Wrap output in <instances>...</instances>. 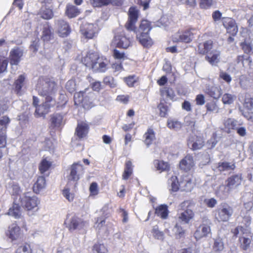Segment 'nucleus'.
Wrapping results in <instances>:
<instances>
[{"instance_id":"nucleus-1","label":"nucleus","mask_w":253,"mask_h":253,"mask_svg":"<svg viewBox=\"0 0 253 253\" xmlns=\"http://www.w3.org/2000/svg\"><path fill=\"white\" fill-rule=\"evenodd\" d=\"M138 11L133 7L129 9L128 20L125 25L126 29L129 31L134 32L136 34V38L140 43L145 47L150 46L152 41L149 36V32L151 30L150 24L147 20H142L138 29L134 26L137 21Z\"/></svg>"},{"instance_id":"nucleus-2","label":"nucleus","mask_w":253,"mask_h":253,"mask_svg":"<svg viewBox=\"0 0 253 253\" xmlns=\"http://www.w3.org/2000/svg\"><path fill=\"white\" fill-rule=\"evenodd\" d=\"M83 63L94 71L104 72L107 69L108 61L106 58L100 57L95 53H88L82 59Z\"/></svg>"},{"instance_id":"nucleus-3","label":"nucleus","mask_w":253,"mask_h":253,"mask_svg":"<svg viewBox=\"0 0 253 253\" xmlns=\"http://www.w3.org/2000/svg\"><path fill=\"white\" fill-rule=\"evenodd\" d=\"M36 89L41 96L52 97L51 95L57 90V85L55 82L48 79L41 77L38 81Z\"/></svg>"},{"instance_id":"nucleus-4","label":"nucleus","mask_w":253,"mask_h":253,"mask_svg":"<svg viewBox=\"0 0 253 253\" xmlns=\"http://www.w3.org/2000/svg\"><path fill=\"white\" fill-rule=\"evenodd\" d=\"M215 219L219 222L228 221L233 213V209L226 203L221 204L214 211Z\"/></svg>"},{"instance_id":"nucleus-5","label":"nucleus","mask_w":253,"mask_h":253,"mask_svg":"<svg viewBox=\"0 0 253 253\" xmlns=\"http://www.w3.org/2000/svg\"><path fill=\"white\" fill-rule=\"evenodd\" d=\"M192 203L188 201H184L179 206V210L183 211L180 212L178 215V218L185 223H188L194 216V213L192 210Z\"/></svg>"},{"instance_id":"nucleus-6","label":"nucleus","mask_w":253,"mask_h":253,"mask_svg":"<svg viewBox=\"0 0 253 253\" xmlns=\"http://www.w3.org/2000/svg\"><path fill=\"white\" fill-rule=\"evenodd\" d=\"M84 167L80 163H74L70 167L67 177L68 181H77L84 173Z\"/></svg>"},{"instance_id":"nucleus-7","label":"nucleus","mask_w":253,"mask_h":253,"mask_svg":"<svg viewBox=\"0 0 253 253\" xmlns=\"http://www.w3.org/2000/svg\"><path fill=\"white\" fill-rule=\"evenodd\" d=\"M93 93L91 92L88 95H86L84 92H80L75 94L74 98L75 99V103L77 102H81L83 107L85 109H89L93 106Z\"/></svg>"},{"instance_id":"nucleus-8","label":"nucleus","mask_w":253,"mask_h":253,"mask_svg":"<svg viewBox=\"0 0 253 253\" xmlns=\"http://www.w3.org/2000/svg\"><path fill=\"white\" fill-rule=\"evenodd\" d=\"M194 29L186 30L184 31H178L172 37L173 42H183L189 43L192 41L194 38Z\"/></svg>"},{"instance_id":"nucleus-9","label":"nucleus","mask_w":253,"mask_h":253,"mask_svg":"<svg viewBox=\"0 0 253 253\" xmlns=\"http://www.w3.org/2000/svg\"><path fill=\"white\" fill-rule=\"evenodd\" d=\"M131 43L130 38L126 36L124 32L116 34L112 41V43L119 48H127Z\"/></svg>"},{"instance_id":"nucleus-10","label":"nucleus","mask_w":253,"mask_h":253,"mask_svg":"<svg viewBox=\"0 0 253 253\" xmlns=\"http://www.w3.org/2000/svg\"><path fill=\"white\" fill-rule=\"evenodd\" d=\"M98 27L96 24L85 23L81 26L82 34L87 39H92L97 35Z\"/></svg>"},{"instance_id":"nucleus-11","label":"nucleus","mask_w":253,"mask_h":253,"mask_svg":"<svg viewBox=\"0 0 253 253\" xmlns=\"http://www.w3.org/2000/svg\"><path fill=\"white\" fill-rule=\"evenodd\" d=\"M21 202L27 210H32L38 206L40 201L36 196L27 193L21 198Z\"/></svg>"},{"instance_id":"nucleus-12","label":"nucleus","mask_w":253,"mask_h":253,"mask_svg":"<svg viewBox=\"0 0 253 253\" xmlns=\"http://www.w3.org/2000/svg\"><path fill=\"white\" fill-rule=\"evenodd\" d=\"M54 101L52 97L46 98V101L42 104L37 107L35 115L37 117H43L49 112L50 108L53 105Z\"/></svg>"},{"instance_id":"nucleus-13","label":"nucleus","mask_w":253,"mask_h":253,"mask_svg":"<svg viewBox=\"0 0 253 253\" xmlns=\"http://www.w3.org/2000/svg\"><path fill=\"white\" fill-rule=\"evenodd\" d=\"M66 223L69 230L80 229L87 225L88 223L76 216L66 220Z\"/></svg>"},{"instance_id":"nucleus-14","label":"nucleus","mask_w":253,"mask_h":253,"mask_svg":"<svg viewBox=\"0 0 253 253\" xmlns=\"http://www.w3.org/2000/svg\"><path fill=\"white\" fill-rule=\"evenodd\" d=\"M6 234L9 239L14 241L21 237V232L20 227L16 223H12L9 226Z\"/></svg>"},{"instance_id":"nucleus-15","label":"nucleus","mask_w":253,"mask_h":253,"mask_svg":"<svg viewBox=\"0 0 253 253\" xmlns=\"http://www.w3.org/2000/svg\"><path fill=\"white\" fill-rule=\"evenodd\" d=\"M204 91L210 96L215 99H218L221 95V89L219 86L209 84L206 85Z\"/></svg>"},{"instance_id":"nucleus-16","label":"nucleus","mask_w":253,"mask_h":253,"mask_svg":"<svg viewBox=\"0 0 253 253\" xmlns=\"http://www.w3.org/2000/svg\"><path fill=\"white\" fill-rule=\"evenodd\" d=\"M224 27L228 33L235 36L238 32V28L235 20L231 18H224L223 21Z\"/></svg>"},{"instance_id":"nucleus-17","label":"nucleus","mask_w":253,"mask_h":253,"mask_svg":"<svg viewBox=\"0 0 253 253\" xmlns=\"http://www.w3.org/2000/svg\"><path fill=\"white\" fill-rule=\"evenodd\" d=\"M242 176L240 174H236L228 177L225 181L230 190L232 191L237 189L242 182Z\"/></svg>"},{"instance_id":"nucleus-18","label":"nucleus","mask_w":253,"mask_h":253,"mask_svg":"<svg viewBox=\"0 0 253 253\" xmlns=\"http://www.w3.org/2000/svg\"><path fill=\"white\" fill-rule=\"evenodd\" d=\"M253 239V234L247 231L239 238L240 247L244 250L249 249Z\"/></svg>"},{"instance_id":"nucleus-19","label":"nucleus","mask_w":253,"mask_h":253,"mask_svg":"<svg viewBox=\"0 0 253 253\" xmlns=\"http://www.w3.org/2000/svg\"><path fill=\"white\" fill-rule=\"evenodd\" d=\"M204 145V141L201 137L196 136L191 137L188 141L189 147L193 150H196L201 149Z\"/></svg>"},{"instance_id":"nucleus-20","label":"nucleus","mask_w":253,"mask_h":253,"mask_svg":"<svg viewBox=\"0 0 253 253\" xmlns=\"http://www.w3.org/2000/svg\"><path fill=\"white\" fill-rule=\"evenodd\" d=\"M23 56V50L18 47L12 49L9 55L10 63L11 65H17L20 61V58Z\"/></svg>"},{"instance_id":"nucleus-21","label":"nucleus","mask_w":253,"mask_h":253,"mask_svg":"<svg viewBox=\"0 0 253 253\" xmlns=\"http://www.w3.org/2000/svg\"><path fill=\"white\" fill-rule=\"evenodd\" d=\"M211 233L210 226L206 224H203L200 226L195 232L194 236L197 240L201 239L202 238L208 236Z\"/></svg>"},{"instance_id":"nucleus-22","label":"nucleus","mask_w":253,"mask_h":253,"mask_svg":"<svg viewBox=\"0 0 253 253\" xmlns=\"http://www.w3.org/2000/svg\"><path fill=\"white\" fill-rule=\"evenodd\" d=\"M195 165L194 161L192 156L187 155L179 163V167L181 169L185 171L190 170Z\"/></svg>"},{"instance_id":"nucleus-23","label":"nucleus","mask_w":253,"mask_h":253,"mask_svg":"<svg viewBox=\"0 0 253 253\" xmlns=\"http://www.w3.org/2000/svg\"><path fill=\"white\" fill-rule=\"evenodd\" d=\"M58 25V32L59 36L64 37L67 36L70 33V29L68 24L63 20H58L56 21Z\"/></svg>"},{"instance_id":"nucleus-24","label":"nucleus","mask_w":253,"mask_h":253,"mask_svg":"<svg viewBox=\"0 0 253 253\" xmlns=\"http://www.w3.org/2000/svg\"><path fill=\"white\" fill-rule=\"evenodd\" d=\"M194 186V183L189 176H184L180 182V187L184 191H191Z\"/></svg>"},{"instance_id":"nucleus-25","label":"nucleus","mask_w":253,"mask_h":253,"mask_svg":"<svg viewBox=\"0 0 253 253\" xmlns=\"http://www.w3.org/2000/svg\"><path fill=\"white\" fill-rule=\"evenodd\" d=\"M231 191L227 184L225 183V184H221L218 187L216 190V195L220 198L225 199L227 197Z\"/></svg>"},{"instance_id":"nucleus-26","label":"nucleus","mask_w":253,"mask_h":253,"mask_svg":"<svg viewBox=\"0 0 253 253\" xmlns=\"http://www.w3.org/2000/svg\"><path fill=\"white\" fill-rule=\"evenodd\" d=\"M220 54V53L219 51L216 50H213L208 54L206 56V59L212 65H215L219 61Z\"/></svg>"},{"instance_id":"nucleus-27","label":"nucleus","mask_w":253,"mask_h":253,"mask_svg":"<svg viewBox=\"0 0 253 253\" xmlns=\"http://www.w3.org/2000/svg\"><path fill=\"white\" fill-rule=\"evenodd\" d=\"M88 131V126L86 123H79L76 128V133L80 138L85 137Z\"/></svg>"},{"instance_id":"nucleus-28","label":"nucleus","mask_w":253,"mask_h":253,"mask_svg":"<svg viewBox=\"0 0 253 253\" xmlns=\"http://www.w3.org/2000/svg\"><path fill=\"white\" fill-rule=\"evenodd\" d=\"M144 142L148 147L155 140V133L154 130L149 128L143 135Z\"/></svg>"},{"instance_id":"nucleus-29","label":"nucleus","mask_w":253,"mask_h":253,"mask_svg":"<svg viewBox=\"0 0 253 253\" xmlns=\"http://www.w3.org/2000/svg\"><path fill=\"white\" fill-rule=\"evenodd\" d=\"M38 14L44 19H50L53 17L52 10L46 5H43L41 7Z\"/></svg>"},{"instance_id":"nucleus-30","label":"nucleus","mask_w":253,"mask_h":253,"mask_svg":"<svg viewBox=\"0 0 253 253\" xmlns=\"http://www.w3.org/2000/svg\"><path fill=\"white\" fill-rule=\"evenodd\" d=\"M25 79L24 75H20L14 82L15 91L18 95L22 94L21 89L24 85Z\"/></svg>"},{"instance_id":"nucleus-31","label":"nucleus","mask_w":253,"mask_h":253,"mask_svg":"<svg viewBox=\"0 0 253 253\" xmlns=\"http://www.w3.org/2000/svg\"><path fill=\"white\" fill-rule=\"evenodd\" d=\"M65 13L69 18H72L77 16L80 13V10L76 6L68 4Z\"/></svg>"},{"instance_id":"nucleus-32","label":"nucleus","mask_w":253,"mask_h":253,"mask_svg":"<svg viewBox=\"0 0 253 253\" xmlns=\"http://www.w3.org/2000/svg\"><path fill=\"white\" fill-rule=\"evenodd\" d=\"M10 121L9 118L6 116L0 119V137L4 135L5 140H6V130Z\"/></svg>"},{"instance_id":"nucleus-33","label":"nucleus","mask_w":253,"mask_h":253,"mask_svg":"<svg viewBox=\"0 0 253 253\" xmlns=\"http://www.w3.org/2000/svg\"><path fill=\"white\" fill-rule=\"evenodd\" d=\"M50 121L53 127H59L63 124V117L59 114H55L51 116Z\"/></svg>"},{"instance_id":"nucleus-34","label":"nucleus","mask_w":253,"mask_h":253,"mask_svg":"<svg viewBox=\"0 0 253 253\" xmlns=\"http://www.w3.org/2000/svg\"><path fill=\"white\" fill-rule=\"evenodd\" d=\"M153 164L156 170L159 171L160 172L168 170L169 166L167 162L159 160H155L153 162Z\"/></svg>"},{"instance_id":"nucleus-35","label":"nucleus","mask_w":253,"mask_h":253,"mask_svg":"<svg viewBox=\"0 0 253 253\" xmlns=\"http://www.w3.org/2000/svg\"><path fill=\"white\" fill-rule=\"evenodd\" d=\"M46 185L45 178L43 176H40L38 178L36 183L33 186V190L38 193L41 190L45 188Z\"/></svg>"},{"instance_id":"nucleus-36","label":"nucleus","mask_w":253,"mask_h":253,"mask_svg":"<svg viewBox=\"0 0 253 253\" xmlns=\"http://www.w3.org/2000/svg\"><path fill=\"white\" fill-rule=\"evenodd\" d=\"M53 37V33L51 31L50 26L47 24L43 25L42 39L44 42H48L50 41Z\"/></svg>"},{"instance_id":"nucleus-37","label":"nucleus","mask_w":253,"mask_h":253,"mask_svg":"<svg viewBox=\"0 0 253 253\" xmlns=\"http://www.w3.org/2000/svg\"><path fill=\"white\" fill-rule=\"evenodd\" d=\"M235 167H236L234 163L224 162L222 163H219L217 168L219 171H223L234 170Z\"/></svg>"},{"instance_id":"nucleus-38","label":"nucleus","mask_w":253,"mask_h":253,"mask_svg":"<svg viewBox=\"0 0 253 253\" xmlns=\"http://www.w3.org/2000/svg\"><path fill=\"white\" fill-rule=\"evenodd\" d=\"M212 47V42L211 40L206 41L203 44L200 43L198 46V51L200 54L208 52Z\"/></svg>"},{"instance_id":"nucleus-39","label":"nucleus","mask_w":253,"mask_h":253,"mask_svg":"<svg viewBox=\"0 0 253 253\" xmlns=\"http://www.w3.org/2000/svg\"><path fill=\"white\" fill-rule=\"evenodd\" d=\"M7 214L13 216L15 218H19L21 215L20 207L14 203L12 207L9 209Z\"/></svg>"},{"instance_id":"nucleus-40","label":"nucleus","mask_w":253,"mask_h":253,"mask_svg":"<svg viewBox=\"0 0 253 253\" xmlns=\"http://www.w3.org/2000/svg\"><path fill=\"white\" fill-rule=\"evenodd\" d=\"M168 127L175 130H179L181 126V123L175 119H169L167 122Z\"/></svg>"},{"instance_id":"nucleus-41","label":"nucleus","mask_w":253,"mask_h":253,"mask_svg":"<svg viewBox=\"0 0 253 253\" xmlns=\"http://www.w3.org/2000/svg\"><path fill=\"white\" fill-rule=\"evenodd\" d=\"M155 213L162 218H166L168 214L167 206L166 205L159 206L156 209Z\"/></svg>"},{"instance_id":"nucleus-42","label":"nucleus","mask_w":253,"mask_h":253,"mask_svg":"<svg viewBox=\"0 0 253 253\" xmlns=\"http://www.w3.org/2000/svg\"><path fill=\"white\" fill-rule=\"evenodd\" d=\"M241 45L246 53H253V45L250 40L245 39L244 41L241 43Z\"/></svg>"},{"instance_id":"nucleus-43","label":"nucleus","mask_w":253,"mask_h":253,"mask_svg":"<svg viewBox=\"0 0 253 253\" xmlns=\"http://www.w3.org/2000/svg\"><path fill=\"white\" fill-rule=\"evenodd\" d=\"M51 166V162L45 159H43L39 166V170L42 173L47 171Z\"/></svg>"},{"instance_id":"nucleus-44","label":"nucleus","mask_w":253,"mask_h":253,"mask_svg":"<svg viewBox=\"0 0 253 253\" xmlns=\"http://www.w3.org/2000/svg\"><path fill=\"white\" fill-rule=\"evenodd\" d=\"M105 220L104 217H98L94 223V227L98 231L101 230H105Z\"/></svg>"},{"instance_id":"nucleus-45","label":"nucleus","mask_w":253,"mask_h":253,"mask_svg":"<svg viewBox=\"0 0 253 253\" xmlns=\"http://www.w3.org/2000/svg\"><path fill=\"white\" fill-rule=\"evenodd\" d=\"M132 173V166L130 161H127L126 163V168L123 174V178L127 179Z\"/></svg>"},{"instance_id":"nucleus-46","label":"nucleus","mask_w":253,"mask_h":253,"mask_svg":"<svg viewBox=\"0 0 253 253\" xmlns=\"http://www.w3.org/2000/svg\"><path fill=\"white\" fill-rule=\"evenodd\" d=\"M161 94L162 96H167L170 99H173L175 94L173 90L169 87H165L161 89Z\"/></svg>"},{"instance_id":"nucleus-47","label":"nucleus","mask_w":253,"mask_h":253,"mask_svg":"<svg viewBox=\"0 0 253 253\" xmlns=\"http://www.w3.org/2000/svg\"><path fill=\"white\" fill-rule=\"evenodd\" d=\"M169 183L171 185V190L172 191H177L180 187V182L177 180V178L175 176H172L169 180Z\"/></svg>"},{"instance_id":"nucleus-48","label":"nucleus","mask_w":253,"mask_h":253,"mask_svg":"<svg viewBox=\"0 0 253 253\" xmlns=\"http://www.w3.org/2000/svg\"><path fill=\"white\" fill-rule=\"evenodd\" d=\"M152 234L153 237L158 240H163L164 239V234L162 231L158 229L157 226L153 227L152 229Z\"/></svg>"},{"instance_id":"nucleus-49","label":"nucleus","mask_w":253,"mask_h":253,"mask_svg":"<svg viewBox=\"0 0 253 253\" xmlns=\"http://www.w3.org/2000/svg\"><path fill=\"white\" fill-rule=\"evenodd\" d=\"M213 248L215 251H222L224 249V244L222 239L220 238L215 239Z\"/></svg>"},{"instance_id":"nucleus-50","label":"nucleus","mask_w":253,"mask_h":253,"mask_svg":"<svg viewBox=\"0 0 253 253\" xmlns=\"http://www.w3.org/2000/svg\"><path fill=\"white\" fill-rule=\"evenodd\" d=\"M173 231L174 232L175 236L177 238L182 237L185 233V230L182 228L181 226L176 224L174 228H173Z\"/></svg>"},{"instance_id":"nucleus-51","label":"nucleus","mask_w":253,"mask_h":253,"mask_svg":"<svg viewBox=\"0 0 253 253\" xmlns=\"http://www.w3.org/2000/svg\"><path fill=\"white\" fill-rule=\"evenodd\" d=\"M239 84L242 88L247 89L249 86V80L246 76L242 75L239 78Z\"/></svg>"},{"instance_id":"nucleus-52","label":"nucleus","mask_w":253,"mask_h":253,"mask_svg":"<svg viewBox=\"0 0 253 253\" xmlns=\"http://www.w3.org/2000/svg\"><path fill=\"white\" fill-rule=\"evenodd\" d=\"M103 82L105 84L109 85L110 87L114 88L117 86V83L114 79L110 76L106 77L104 78Z\"/></svg>"},{"instance_id":"nucleus-53","label":"nucleus","mask_w":253,"mask_h":253,"mask_svg":"<svg viewBox=\"0 0 253 253\" xmlns=\"http://www.w3.org/2000/svg\"><path fill=\"white\" fill-rule=\"evenodd\" d=\"M237 61L238 63L241 62L244 67L249 66L251 62L249 56L248 55L239 56L237 58Z\"/></svg>"},{"instance_id":"nucleus-54","label":"nucleus","mask_w":253,"mask_h":253,"mask_svg":"<svg viewBox=\"0 0 253 253\" xmlns=\"http://www.w3.org/2000/svg\"><path fill=\"white\" fill-rule=\"evenodd\" d=\"M235 98V96L229 93H226L222 97V101L224 104H230L233 102Z\"/></svg>"},{"instance_id":"nucleus-55","label":"nucleus","mask_w":253,"mask_h":253,"mask_svg":"<svg viewBox=\"0 0 253 253\" xmlns=\"http://www.w3.org/2000/svg\"><path fill=\"white\" fill-rule=\"evenodd\" d=\"M8 63V61L6 59L0 56V74L6 71Z\"/></svg>"},{"instance_id":"nucleus-56","label":"nucleus","mask_w":253,"mask_h":253,"mask_svg":"<svg viewBox=\"0 0 253 253\" xmlns=\"http://www.w3.org/2000/svg\"><path fill=\"white\" fill-rule=\"evenodd\" d=\"M220 79H222L227 84H230L232 81V78L230 75L225 72L220 71L219 74Z\"/></svg>"},{"instance_id":"nucleus-57","label":"nucleus","mask_w":253,"mask_h":253,"mask_svg":"<svg viewBox=\"0 0 253 253\" xmlns=\"http://www.w3.org/2000/svg\"><path fill=\"white\" fill-rule=\"evenodd\" d=\"M66 88L71 93L74 92L76 88L75 81L73 80L68 81L66 84Z\"/></svg>"},{"instance_id":"nucleus-58","label":"nucleus","mask_w":253,"mask_h":253,"mask_svg":"<svg viewBox=\"0 0 253 253\" xmlns=\"http://www.w3.org/2000/svg\"><path fill=\"white\" fill-rule=\"evenodd\" d=\"M213 5V0H200V6L203 9H208Z\"/></svg>"},{"instance_id":"nucleus-59","label":"nucleus","mask_w":253,"mask_h":253,"mask_svg":"<svg viewBox=\"0 0 253 253\" xmlns=\"http://www.w3.org/2000/svg\"><path fill=\"white\" fill-rule=\"evenodd\" d=\"M16 253H32V250L30 245L27 244L20 246Z\"/></svg>"},{"instance_id":"nucleus-60","label":"nucleus","mask_w":253,"mask_h":253,"mask_svg":"<svg viewBox=\"0 0 253 253\" xmlns=\"http://www.w3.org/2000/svg\"><path fill=\"white\" fill-rule=\"evenodd\" d=\"M110 0H92V4L94 7H101L109 4Z\"/></svg>"},{"instance_id":"nucleus-61","label":"nucleus","mask_w":253,"mask_h":253,"mask_svg":"<svg viewBox=\"0 0 253 253\" xmlns=\"http://www.w3.org/2000/svg\"><path fill=\"white\" fill-rule=\"evenodd\" d=\"M93 250L96 253H106L107 249L104 245L101 244H95L93 246Z\"/></svg>"},{"instance_id":"nucleus-62","label":"nucleus","mask_w":253,"mask_h":253,"mask_svg":"<svg viewBox=\"0 0 253 253\" xmlns=\"http://www.w3.org/2000/svg\"><path fill=\"white\" fill-rule=\"evenodd\" d=\"M62 194L64 197L68 200L69 202L73 201L74 198V194L71 193L68 188H65L63 190Z\"/></svg>"},{"instance_id":"nucleus-63","label":"nucleus","mask_w":253,"mask_h":253,"mask_svg":"<svg viewBox=\"0 0 253 253\" xmlns=\"http://www.w3.org/2000/svg\"><path fill=\"white\" fill-rule=\"evenodd\" d=\"M206 107L208 111H215L216 113L218 112L219 108L214 102L208 103Z\"/></svg>"},{"instance_id":"nucleus-64","label":"nucleus","mask_w":253,"mask_h":253,"mask_svg":"<svg viewBox=\"0 0 253 253\" xmlns=\"http://www.w3.org/2000/svg\"><path fill=\"white\" fill-rule=\"evenodd\" d=\"M124 81L129 86H133L134 84L136 82L137 78L135 76H129L124 78Z\"/></svg>"}]
</instances>
